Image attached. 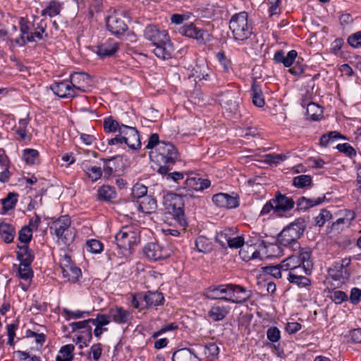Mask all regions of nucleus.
Returning <instances> with one entry per match:
<instances>
[{
  "mask_svg": "<svg viewBox=\"0 0 361 361\" xmlns=\"http://www.w3.org/2000/svg\"><path fill=\"white\" fill-rule=\"evenodd\" d=\"M99 199L109 202L116 197L115 188L109 185H103L97 190Z\"/></svg>",
  "mask_w": 361,
  "mask_h": 361,
  "instance_id": "nucleus-39",
  "label": "nucleus"
},
{
  "mask_svg": "<svg viewBox=\"0 0 361 361\" xmlns=\"http://www.w3.org/2000/svg\"><path fill=\"white\" fill-rule=\"evenodd\" d=\"M107 30L114 35L120 37L127 31L128 27L123 18L118 15H111L106 18Z\"/></svg>",
  "mask_w": 361,
  "mask_h": 361,
  "instance_id": "nucleus-17",
  "label": "nucleus"
},
{
  "mask_svg": "<svg viewBox=\"0 0 361 361\" xmlns=\"http://www.w3.org/2000/svg\"><path fill=\"white\" fill-rule=\"evenodd\" d=\"M38 158L39 153L36 149H26L23 150V159L27 164L32 165L36 164Z\"/></svg>",
  "mask_w": 361,
  "mask_h": 361,
  "instance_id": "nucleus-47",
  "label": "nucleus"
},
{
  "mask_svg": "<svg viewBox=\"0 0 361 361\" xmlns=\"http://www.w3.org/2000/svg\"><path fill=\"white\" fill-rule=\"evenodd\" d=\"M235 228H226L219 233H217L216 240L223 247H226L232 236L235 235Z\"/></svg>",
  "mask_w": 361,
  "mask_h": 361,
  "instance_id": "nucleus-34",
  "label": "nucleus"
},
{
  "mask_svg": "<svg viewBox=\"0 0 361 361\" xmlns=\"http://www.w3.org/2000/svg\"><path fill=\"white\" fill-rule=\"evenodd\" d=\"M132 305L137 309L143 310L145 308L143 298V293H139L133 295L131 300Z\"/></svg>",
  "mask_w": 361,
  "mask_h": 361,
  "instance_id": "nucleus-63",
  "label": "nucleus"
},
{
  "mask_svg": "<svg viewBox=\"0 0 361 361\" xmlns=\"http://www.w3.org/2000/svg\"><path fill=\"white\" fill-rule=\"evenodd\" d=\"M140 241V231L133 226H123L115 235V243L121 254L129 253L130 250Z\"/></svg>",
  "mask_w": 361,
  "mask_h": 361,
  "instance_id": "nucleus-6",
  "label": "nucleus"
},
{
  "mask_svg": "<svg viewBox=\"0 0 361 361\" xmlns=\"http://www.w3.org/2000/svg\"><path fill=\"white\" fill-rule=\"evenodd\" d=\"M30 265L31 264L20 263L18 267V275L21 279L27 281L33 277V271Z\"/></svg>",
  "mask_w": 361,
  "mask_h": 361,
  "instance_id": "nucleus-46",
  "label": "nucleus"
},
{
  "mask_svg": "<svg viewBox=\"0 0 361 361\" xmlns=\"http://www.w3.org/2000/svg\"><path fill=\"white\" fill-rule=\"evenodd\" d=\"M195 247L198 252L206 253L212 250V243L204 236H199L195 240Z\"/></svg>",
  "mask_w": 361,
  "mask_h": 361,
  "instance_id": "nucleus-41",
  "label": "nucleus"
},
{
  "mask_svg": "<svg viewBox=\"0 0 361 361\" xmlns=\"http://www.w3.org/2000/svg\"><path fill=\"white\" fill-rule=\"evenodd\" d=\"M312 177L308 175H300L293 178V184L298 188H303L312 183Z\"/></svg>",
  "mask_w": 361,
  "mask_h": 361,
  "instance_id": "nucleus-48",
  "label": "nucleus"
},
{
  "mask_svg": "<svg viewBox=\"0 0 361 361\" xmlns=\"http://www.w3.org/2000/svg\"><path fill=\"white\" fill-rule=\"evenodd\" d=\"M119 49V44L109 39L96 47L95 53L102 59L113 56Z\"/></svg>",
  "mask_w": 361,
  "mask_h": 361,
  "instance_id": "nucleus-21",
  "label": "nucleus"
},
{
  "mask_svg": "<svg viewBox=\"0 0 361 361\" xmlns=\"http://www.w3.org/2000/svg\"><path fill=\"white\" fill-rule=\"evenodd\" d=\"M71 221L68 215L61 216L52 223L50 229L54 231L58 240L65 245H69L74 240L75 233L71 229Z\"/></svg>",
  "mask_w": 361,
  "mask_h": 361,
  "instance_id": "nucleus-7",
  "label": "nucleus"
},
{
  "mask_svg": "<svg viewBox=\"0 0 361 361\" xmlns=\"http://www.w3.org/2000/svg\"><path fill=\"white\" fill-rule=\"evenodd\" d=\"M211 185V182L208 179H203L197 177H191L187 178L183 190H185V193L180 192V195L187 197H193V191H202L208 188Z\"/></svg>",
  "mask_w": 361,
  "mask_h": 361,
  "instance_id": "nucleus-11",
  "label": "nucleus"
},
{
  "mask_svg": "<svg viewBox=\"0 0 361 361\" xmlns=\"http://www.w3.org/2000/svg\"><path fill=\"white\" fill-rule=\"evenodd\" d=\"M153 50L155 56L161 59L166 60L171 59L173 52V46L171 41L170 37L161 42L156 44Z\"/></svg>",
  "mask_w": 361,
  "mask_h": 361,
  "instance_id": "nucleus-23",
  "label": "nucleus"
},
{
  "mask_svg": "<svg viewBox=\"0 0 361 361\" xmlns=\"http://www.w3.org/2000/svg\"><path fill=\"white\" fill-rule=\"evenodd\" d=\"M16 235L15 228L5 222L0 223V238L6 243H10L13 240Z\"/></svg>",
  "mask_w": 361,
  "mask_h": 361,
  "instance_id": "nucleus-33",
  "label": "nucleus"
},
{
  "mask_svg": "<svg viewBox=\"0 0 361 361\" xmlns=\"http://www.w3.org/2000/svg\"><path fill=\"white\" fill-rule=\"evenodd\" d=\"M149 156L151 159L159 166L157 172L160 174H166L171 170L170 166L175 164L178 152L173 144L164 142L159 144L154 151L150 152Z\"/></svg>",
  "mask_w": 361,
  "mask_h": 361,
  "instance_id": "nucleus-2",
  "label": "nucleus"
},
{
  "mask_svg": "<svg viewBox=\"0 0 361 361\" xmlns=\"http://www.w3.org/2000/svg\"><path fill=\"white\" fill-rule=\"evenodd\" d=\"M344 137L337 131H331L327 134L323 135L320 138V144L324 147L334 142V141Z\"/></svg>",
  "mask_w": 361,
  "mask_h": 361,
  "instance_id": "nucleus-45",
  "label": "nucleus"
},
{
  "mask_svg": "<svg viewBox=\"0 0 361 361\" xmlns=\"http://www.w3.org/2000/svg\"><path fill=\"white\" fill-rule=\"evenodd\" d=\"M86 245L87 251L94 254L100 253L103 250V244L96 239L87 240Z\"/></svg>",
  "mask_w": 361,
  "mask_h": 361,
  "instance_id": "nucleus-52",
  "label": "nucleus"
},
{
  "mask_svg": "<svg viewBox=\"0 0 361 361\" xmlns=\"http://www.w3.org/2000/svg\"><path fill=\"white\" fill-rule=\"evenodd\" d=\"M305 228V220L303 218H298L281 231L277 240L281 245L290 246L293 251H296L300 247L298 240L303 234Z\"/></svg>",
  "mask_w": 361,
  "mask_h": 361,
  "instance_id": "nucleus-4",
  "label": "nucleus"
},
{
  "mask_svg": "<svg viewBox=\"0 0 361 361\" xmlns=\"http://www.w3.org/2000/svg\"><path fill=\"white\" fill-rule=\"evenodd\" d=\"M19 28L20 35L18 37L14 39V42L17 45L23 47L27 42H30L28 39L30 38V32H32L30 23L21 17L19 18Z\"/></svg>",
  "mask_w": 361,
  "mask_h": 361,
  "instance_id": "nucleus-22",
  "label": "nucleus"
},
{
  "mask_svg": "<svg viewBox=\"0 0 361 361\" xmlns=\"http://www.w3.org/2000/svg\"><path fill=\"white\" fill-rule=\"evenodd\" d=\"M51 90L56 95L61 98H72L78 95L69 81L55 82L51 86Z\"/></svg>",
  "mask_w": 361,
  "mask_h": 361,
  "instance_id": "nucleus-19",
  "label": "nucleus"
},
{
  "mask_svg": "<svg viewBox=\"0 0 361 361\" xmlns=\"http://www.w3.org/2000/svg\"><path fill=\"white\" fill-rule=\"evenodd\" d=\"M180 202L179 196L176 194L169 193L164 197L163 204L165 209L170 214H173L178 218L180 225L186 224L183 216V211L180 206H177V203Z\"/></svg>",
  "mask_w": 361,
  "mask_h": 361,
  "instance_id": "nucleus-13",
  "label": "nucleus"
},
{
  "mask_svg": "<svg viewBox=\"0 0 361 361\" xmlns=\"http://www.w3.org/2000/svg\"><path fill=\"white\" fill-rule=\"evenodd\" d=\"M61 271L63 278L72 283L76 282L82 275L80 269L77 267L75 264Z\"/></svg>",
  "mask_w": 361,
  "mask_h": 361,
  "instance_id": "nucleus-37",
  "label": "nucleus"
},
{
  "mask_svg": "<svg viewBox=\"0 0 361 361\" xmlns=\"http://www.w3.org/2000/svg\"><path fill=\"white\" fill-rule=\"evenodd\" d=\"M301 271L294 272L289 271L288 280V281L294 285H296L299 288H305L311 285V281L309 278L300 275Z\"/></svg>",
  "mask_w": 361,
  "mask_h": 361,
  "instance_id": "nucleus-32",
  "label": "nucleus"
},
{
  "mask_svg": "<svg viewBox=\"0 0 361 361\" xmlns=\"http://www.w3.org/2000/svg\"><path fill=\"white\" fill-rule=\"evenodd\" d=\"M111 320L117 324H126L130 319V312L121 307H116L109 310Z\"/></svg>",
  "mask_w": 361,
  "mask_h": 361,
  "instance_id": "nucleus-26",
  "label": "nucleus"
},
{
  "mask_svg": "<svg viewBox=\"0 0 361 361\" xmlns=\"http://www.w3.org/2000/svg\"><path fill=\"white\" fill-rule=\"evenodd\" d=\"M245 245V240L243 236L233 235L226 246L230 248L238 249L242 247Z\"/></svg>",
  "mask_w": 361,
  "mask_h": 361,
  "instance_id": "nucleus-64",
  "label": "nucleus"
},
{
  "mask_svg": "<svg viewBox=\"0 0 361 361\" xmlns=\"http://www.w3.org/2000/svg\"><path fill=\"white\" fill-rule=\"evenodd\" d=\"M120 133L123 137L124 143L129 148L136 149L140 147L141 142L137 130L135 128L121 124Z\"/></svg>",
  "mask_w": 361,
  "mask_h": 361,
  "instance_id": "nucleus-14",
  "label": "nucleus"
},
{
  "mask_svg": "<svg viewBox=\"0 0 361 361\" xmlns=\"http://www.w3.org/2000/svg\"><path fill=\"white\" fill-rule=\"evenodd\" d=\"M350 262V258H344L340 261L334 262L328 269L329 274L333 279L345 283L350 278L348 267Z\"/></svg>",
  "mask_w": 361,
  "mask_h": 361,
  "instance_id": "nucleus-8",
  "label": "nucleus"
},
{
  "mask_svg": "<svg viewBox=\"0 0 361 361\" xmlns=\"http://www.w3.org/2000/svg\"><path fill=\"white\" fill-rule=\"evenodd\" d=\"M47 25L44 20H41L39 23L35 27L34 31L30 32V38L28 39L30 42H35L42 40L44 37H47L49 35L46 32Z\"/></svg>",
  "mask_w": 361,
  "mask_h": 361,
  "instance_id": "nucleus-31",
  "label": "nucleus"
},
{
  "mask_svg": "<svg viewBox=\"0 0 361 361\" xmlns=\"http://www.w3.org/2000/svg\"><path fill=\"white\" fill-rule=\"evenodd\" d=\"M311 255V250L308 247L298 248L295 254L281 262V267L283 271H302L305 274L310 275L313 267Z\"/></svg>",
  "mask_w": 361,
  "mask_h": 361,
  "instance_id": "nucleus-3",
  "label": "nucleus"
},
{
  "mask_svg": "<svg viewBox=\"0 0 361 361\" xmlns=\"http://www.w3.org/2000/svg\"><path fill=\"white\" fill-rule=\"evenodd\" d=\"M229 29L235 41L239 44L245 43L253 33L247 13L243 11L233 15L229 21Z\"/></svg>",
  "mask_w": 361,
  "mask_h": 361,
  "instance_id": "nucleus-5",
  "label": "nucleus"
},
{
  "mask_svg": "<svg viewBox=\"0 0 361 361\" xmlns=\"http://www.w3.org/2000/svg\"><path fill=\"white\" fill-rule=\"evenodd\" d=\"M32 236V231L30 229V226H23L18 233V240L23 243H27L31 240Z\"/></svg>",
  "mask_w": 361,
  "mask_h": 361,
  "instance_id": "nucleus-56",
  "label": "nucleus"
},
{
  "mask_svg": "<svg viewBox=\"0 0 361 361\" xmlns=\"http://www.w3.org/2000/svg\"><path fill=\"white\" fill-rule=\"evenodd\" d=\"M86 173L92 181H96L101 178L102 171L101 167L94 166L87 168Z\"/></svg>",
  "mask_w": 361,
  "mask_h": 361,
  "instance_id": "nucleus-60",
  "label": "nucleus"
},
{
  "mask_svg": "<svg viewBox=\"0 0 361 361\" xmlns=\"http://www.w3.org/2000/svg\"><path fill=\"white\" fill-rule=\"evenodd\" d=\"M180 33L196 39L200 44H206L212 39V35L206 30L197 28L195 24L189 23L180 28Z\"/></svg>",
  "mask_w": 361,
  "mask_h": 361,
  "instance_id": "nucleus-9",
  "label": "nucleus"
},
{
  "mask_svg": "<svg viewBox=\"0 0 361 361\" xmlns=\"http://www.w3.org/2000/svg\"><path fill=\"white\" fill-rule=\"evenodd\" d=\"M143 298L145 308L160 305L164 300L162 293L157 291L143 293Z\"/></svg>",
  "mask_w": 361,
  "mask_h": 361,
  "instance_id": "nucleus-29",
  "label": "nucleus"
},
{
  "mask_svg": "<svg viewBox=\"0 0 361 361\" xmlns=\"http://www.w3.org/2000/svg\"><path fill=\"white\" fill-rule=\"evenodd\" d=\"M111 317H110L109 312L107 314H98L95 319H91L92 324H97L100 326L108 325L111 322Z\"/></svg>",
  "mask_w": 361,
  "mask_h": 361,
  "instance_id": "nucleus-55",
  "label": "nucleus"
},
{
  "mask_svg": "<svg viewBox=\"0 0 361 361\" xmlns=\"http://www.w3.org/2000/svg\"><path fill=\"white\" fill-rule=\"evenodd\" d=\"M239 93L237 91L226 90L217 95V101L222 107L231 113L238 109Z\"/></svg>",
  "mask_w": 361,
  "mask_h": 361,
  "instance_id": "nucleus-12",
  "label": "nucleus"
},
{
  "mask_svg": "<svg viewBox=\"0 0 361 361\" xmlns=\"http://www.w3.org/2000/svg\"><path fill=\"white\" fill-rule=\"evenodd\" d=\"M137 204L139 211L145 214L154 213L157 207L156 200L149 195L137 200Z\"/></svg>",
  "mask_w": 361,
  "mask_h": 361,
  "instance_id": "nucleus-27",
  "label": "nucleus"
},
{
  "mask_svg": "<svg viewBox=\"0 0 361 361\" xmlns=\"http://www.w3.org/2000/svg\"><path fill=\"white\" fill-rule=\"evenodd\" d=\"M70 82L75 92L77 90L86 92L90 90L91 86V78L84 73H74L71 75Z\"/></svg>",
  "mask_w": 361,
  "mask_h": 361,
  "instance_id": "nucleus-18",
  "label": "nucleus"
},
{
  "mask_svg": "<svg viewBox=\"0 0 361 361\" xmlns=\"http://www.w3.org/2000/svg\"><path fill=\"white\" fill-rule=\"evenodd\" d=\"M143 252L149 260L156 262L169 257L172 250L157 243H149L144 247Z\"/></svg>",
  "mask_w": 361,
  "mask_h": 361,
  "instance_id": "nucleus-10",
  "label": "nucleus"
},
{
  "mask_svg": "<svg viewBox=\"0 0 361 361\" xmlns=\"http://www.w3.org/2000/svg\"><path fill=\"white\" fill-rule=\"evenodd\" d=\"M61 4L57 0H51L41 12L42 16L54 17L59 15L61 10Z\"/></svg>",
  "mask_w": 361,
  "mask_h": 361,
  "instance_id": "nucleus-38",
  "label": "nucleus"
},
{
  "mask_svg": "<svg viewBox=\"0 0 361 361\" xmlns=\"http://www.w3.org/2000/svg\"><path fill=\"white\" fill-rule=\"evenodd\" d=\"M121 125L113 118L112 116H109L104 119V129L106 133H115L118 131L120 133V128Z\"/></svg>",
  "mask_w": 361,
  "mask_h": 361,
  "instance_id": "nucleus-44",
  "label": "nucleus"
},
{
  "mask_svg": "<svg viewBox=\"0 0 361 361\" xmlns=\"http://www.w3.org/2000/svg\"><path fill=\"white\" fill-rule=\"evenodd\" d=\"M173 361H200L195 353L190 348H184L175 351L172 356Z\"/></svg>",
  "mask_w": 361,
  "mask_h": 361,
  "instance_id": "nucleus-28",
  "label": "nucleus"
},
{
  "mask_svg": "<svg viewBox=\"0 0 361 361\" xmlns=\"http://www.w3.org/2000/svg\"><path fill=\"white\" fill-rule=\"evenodd\" d=\"M216 56L224 70L228 72L231 68V62L226 58L225 53L224 51H219L216 53Z\"/></svg>",
  "mask_w": 361,
  "mask_h": 361,
  "instance_id": "nucleus-62",
  "label": "nucleus"
},
{
  "mask_svg": "<svg viewBox=\"0 0 361 361\" xmlns=\"http://www.w3.org/2000/svg\"><path fill=\"white\" fill-rule=\"evenodd\" d=\"M114 158L104 159L103 172L104 177L109 178L116 171L115 166L111 164Z\"/></svg>",
  "mask_w": 361,
  "mask_h": 361,
  "instance_id": "nucleus-57",
  "label": "nucleus"
},
{
  "mask_svg": "<svg viewBox=\"0 0 361 361\" xmlns=\"http://www.w3.org/2000/svg\"><path fill=\"white\" fill-rule=\"evenodd\" d=\"M131 196L133 199L140 200L147 195V188L141 183H136L133 185L131 190Z\"/></svg>",
  "mask_w": 361,
  "mask_h": 361,
  "instance_id": "nucleus-43",
  "label": "nucleus"
},
{
  "mask_svg": "<svg viewBox=\"0 0 361 361\" xmlns=\"http://www.w3.org/2000/svg\"><path fill=\"white\" fill-rule=\"evenodd\" d=\"M230 310L229 306L214 305L211 307L207 316L213 322H220L227 317Z\"/></svg>",
  "mask_w": 361,
  "mask_h": 361,
  "instance_id": "nucleus-25",
  "label": "nucleus"
},
{
  "mask_svg": "<svg viewBox=\"0 0 361 361\" xmlns=\"http://www.w3.org/2000/svg\"><path fill=\"white\" fill-rule=\"evenodd\" d=\"M213 202L219 207L228 209L236 208L239 205V200L227 193H218L212 197Z\"/></svg>",
  "mask_w": 361,
  "mask_h": 361,
  "instance_id": "nucleus-20",
  "label": "nucleus"
},
{
  "mask_svg": "<svg viewBox=\"0 0 361 361\" xmlns=\"http://www.w3.org/2000/svg\"><path fill=\"white\" fill-rule=\"evenodd\" d=\"M263 272L271 275L276 279L281 278V271H283L281 263L275 266H267L262 268Z\"/></svg>",
  "mask_w": 361,
  "mask_h": 361,
  "instance_id": "nucleus-54",
  "label": "nucleus"
},
{
  "mask_svg": "<svg viewBox=\"0 0 361 361\" xmlns=\"http://www.w3.org/2000/svg\"><path fill=\"white\" fill-rule=\"evenodd\" d=\"M144 37L147 40L150 41L154 46L163 42L164 40L169 37L166 30H161L153 25H149L145 27Z\"/></svg>",
  "mask_w": 361,
  "mask_h": 361,
  "instance_id": "nucleus-16",
  "label": "nucleus"
},
{
  "mask_svg": "<svg viewBox=\"0 0 361 361\" xmlns=\"http://www.w3.org/2000/svg\"><path fill=\"white\" fill-rule=\"evenodd\" d=\"M205 296L210 300L239 304L248 300L252 297V292L240 285L227 283L209 287L206 290Z\"/></svg>",
  "mask_w": 361,
  "mask_h": 361,
  "instance_id": "nucleus-1",
  "label": "nucleus"
},
{
  "mask_svg": "<svg viewBox=\"0 0 361 361\" xmlns=\"http://www.w3.org/2000/svg\"><path fill=\"white\" fill-rule=\"evenodd\" d=\"M204 353L210 360L216 359L219 353V347L215 343H209L204 345Z\"/></svg>",
  "mask_w": 361,
  "mask_h": 361,
  "instance_id": "nucleus-50",
  "label": "nucleus"
},
{
  "mask_svg": "<svg viewBox=\"0 0 361 361\" xmlns=\"http://www.w3.org/2000/svg\"><path fill=\"white\" fill-rule=\"evenodd\" d=\"M288 156L283 154H268L264 156V161L269 164H277L287 159Z\"/></svg>",
  "mask_w": 361,
  "mask_h": 361,
  "instance_id": "nucleus-53",
  "label": "nucleus"
},
{
  "mask_svg": "<svg viewBox=\"0 0 361 361\" xmlns=\"http://www.w3.org/2000/svg\"><path fill=\"white\" fill-rule=\"evenodd\" d=\"M250 94L252 103L257 107H263L265 102L262 92L256 82H253L251 87Z\"/></svg>",
  "mask_w": 361,
  "mask_h": 361,
  "instance_id": "nucleus-36",
  "label": "nucleus"
},
{
  "mask_svg": "<svg viewBox=\"0 0 361 361\" xmlns=\"http://www.w3.org/2000/svg\"><path fill=\"white\" fill-rule=\"evenodd\" d=\"M267 337L271 343H276L281 339V331L276 326H271L267 331Z\"/></svg>",
  "mask_w": 361,
  "mask_h": 361,
  "instance_id": "nucleus-58",
  "label": "nucleus"
},
{
  "mask_svg": "<svg viewBox=\"0 0 361 361\" xmlns=\"http://www.w3.org/2000/svg\"><path fill=\"white\" fill-rule=\"evenodd\" d=\"M307 115L312 120L318 121L322 117V108L314 102H310L307 104Z\"/></svg>",
  "mask_w": 361,
  "mask_h": 361,
  "instance_id": "nucleus-40",
  "label": "nucleus"
},
{
  "mask_svg": "<svg viewBox=\"0 0 361 361\" xmlns=\"http://www.w3.org/2000/svg\"><path fill=\"white\" fill-rule=\"evenodd\" d=\"M18 250L17 251V258L20 261V264H31L34 259V256L31 254L27 245H24L22 246H18Z\"/></svg>",
  "mask_w": 361,
  "mask_h": 361,
  "instance_id": "nucleus-35",
  "label": "nucleus"
},
{
  "mask_svg": "<svg viewBox=\"0 0 361 361\" xmlns=\"http://www.w3.org/2000/svg\"><path fill=\"white\" fill-rule=\"evenodd\" d=\"M91 319L77 322H72L70 324V326L72 328L73 331H75L78 329H84L82 332H87L88 336L90 338H92V332H91V326L90 324H91Z\"/></svg>",
  "mask_w": 361,
  "mask_h": 361,
  "instance_id": "nucleus-42",
  "label": "nucleus"
},
{
  "mask_svg": "<svg viewBox=\"0 0 361 361\" xmlns=\"http://www.w3.org/2000/svg\"><path fill=\"white\" fill-rule=\"evenodd\" d=\"M331 217V214L329 211L322 209L319 214L315 217V224L319 227L323 226L326 221L329 220Z\"/></svg>",
  "mask_w": 361,
  "mask_h": 361,
  "instance_id": "nucleus-61",
  "label": "nucleus"
},
{
  "mask_svg": "<svg viewBox=\"0 0 361 361\" xmlns=\"http://www.w3.org/2000/svg\"><path fill=\"white\" fill-rule=\"evenodd\" d=\"M271 202H275V213L278 216H283L285 213L290 211L295 205V202L290 197L277 191Z\"/></svg>",
  "mask_w": 361,
  "mask_h": 361,
  "instance_id": "nucleus-15",
  "label": "nucleus"
},
{
  "mask_svg": "<svg viewBox=\"0 0 361 361\" xmlns=\"http://www.w3.org/2000/svg\"><path fill=\"white\" fill-rule=\"evenodd\" d=\"M329 293L330 299L336 304H341L348 299L347 293L342 290H333Z\"/></svg>",
  "mask_w": 361,
  "mask_h": 361,
  "instance_id": "nucleus-51",
  "label": "nucleus"
},
{
  "mask_svg": "<svg viewBox=\"0 0 361 361\" xmlns=\"http://www.w3.org/2000/svg\"><path fill=\"white\" fill-rule=\"evenodd\" d=\"M348 43L350 46L355 49L361 47V31H357L353 34H351L348 37Z\"/></svg>",
  "mask_w": 361,
  "mask_h": 361,
  "instance_id": "nucleus-59",
  "label": "nucleus"
},
{
  "mask_svg": "<svg viewBox=\"0 0 361 361\" xmlns=\"http://www.w3.org/2000/svg\"><path fill=\"white\" fill-rule=\"evenodd\" d=\"M325 197H317V198H307L305 197H300L296 202V206L298 210H307L314 206L321 204Z\"/></svg>",
  "mask_w": 361,
  "mask_h": 361,
  "instance_id": "nucleus-30",
  "label": "nucleus"
},
{
  "mask_svg": "<svg viewBox=\"0 0 361 361\" xmlns=\"http://www.w3.org/2000/svg\"><path fill=\"white\" fill-rule=\"evenodd\" d=\"M17 195L14 193H8L7 197L1 200L2 209L4 212L13 209L17 203Z\"/></svg>",
  "mask_w": 361,
  "mask_h": 361,
  "instance_id": "nucleus-49",
  "label": "nucleus"
},
{
  "mask_svg": "<svg viewBox=\"0 0 361 361\" xmlns=\"http://www.w3.org/2000/svg\"><path fill=\"white\" fill-rule=\"evenodd\" d=\"M209 73L210 70L208 65L204 61H200L197 62L193 67L189 77L194 78L199 81L202 80H209Z\"/></svg>",
  "mask_w": 361,
  "mask_h": 361,
  "instance_id": "nucleus-24",
  "label": "nucleus"
}]
</instances>
